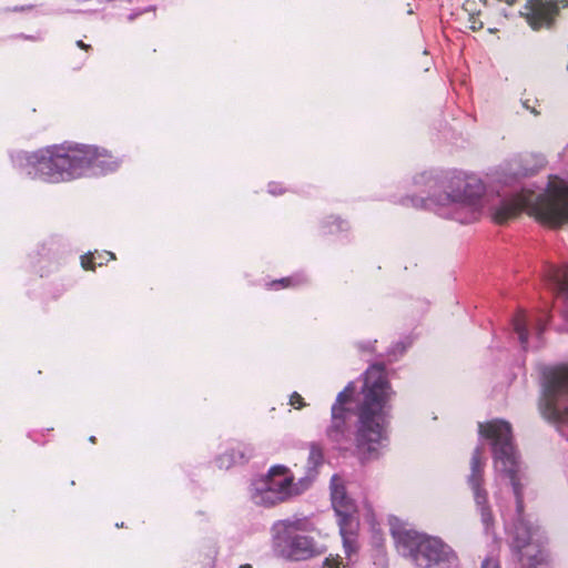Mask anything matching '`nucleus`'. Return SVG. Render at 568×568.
I'll return each mask as SVG.
<instances>
[{"label": "nucleus", "mask_w": 568, "mask_h": 568, "mask_svg": "<svg viewBox=\"0 0 568 568\" xmlns=\"http://www.w3.org/2000/svg\"><path fill=\"white\" fill-rule=\"evenodd\" d=\"M90 442L95 444V442H97L95 437L94 436L90 437Z\"/></svg>", "instance_id": "c756f323"}, {"label": "nucleus", "mask_w": 568, "mask_h": 568, "mask_svg": "<svg viewBox=\"0 0 568 568\" xmlns=\"http://www.w3.org/2000/svg\"><path fill=\"white\" fill-rule=\"evenodd\" d=\"M310 460L313 463L314 466H317L323 460V450L322 448L316 445L312 444L310 448Z\"/></svg>", "instance_id": "aec40b11"}, {"label": "nucleus", "mask_w": 568, "mask_h": 568, "mask_svg": "<svg viewBox=\"0 0 568 568\" xmlns=\"http://www.w3.org/2000/svg\"><path fill=\"white\" fill-rule=\"evenodd\" d=\"M93 254H95L94 261H97L94 263L98 264L99 266L104 265L109 261L115 260V255L112 252H108V251L98 252V251H95Z\"/></svg>", "instance_id": "4be33fe9"}, {"label": "nucleus", "mask_w": 568, "mask_h": 568, "mask_svg": "<svg viewBox=\"0 0 568 568\" xmlns=\"http://www.w3.org/2000/svg\"><path fill=\"white\" fill-rule=\"evenodd\" d=\"M523 211L550 227L568 224V183L564 180L551 182L547 192L542 194L521 191L503 201L494 210L493 220L496 224L503 225Z\"/></svg>", "instance_id": "7ed1b4c3"}, {"label": "nucleus", "mask_w": 568, "mask_h": 568, "mask_svg": "<svg viewBox=\"0 0 568 568\" xmlns=\"http://www.w3.org/2000/svg\"><path fill=\"white\" fill-rule=\"evenodd\" d=\"M526 9L527 21L535 30L550 27L559 12L557 2L552 0H529Z\"/></svg>", "instance_id": "9b49d317"}, {"label": "nucleus", "mask_w": 568, "mask_h": 568, "mask_svg": "<svg viewBox=\"0 0 568 568\" xmlns=\"http://www.w3.org/2000/svg\"><path fill=\"white\" fill-rule=\"evenodd\" d=\"M252 450L243 443L233 444L230 449L217 458L220 468H230L233 464L244 462Z\"/></svg>", "instance_id": "4468645a"}, {"label": "nucleus", "mask_w": 568, "mask_h": 568, "mask_svg": "<svg viewBox=\"0 0 568 568\" xmlns=\"http://www.w3.org/2000/svg\"><path fill=\"white\" fill-rule=\"evenodd\" d=\"M339 531L343 538V546L348 557L357 551L358 520L339 523Z\"/></svg>", "instance_id": "2eb2a0df"}, {"label": "nucleus", "mask_w": 568, "mask_h": 568, "mask_svg": "<svg viewBox=\"0 0 568 568\" xmlns=\"http://www.w3.org/2000/svg\"><path fill=\"white\" fill-rule=\"evenodd\" d=\"M305 519H285L276 524L277 532L274 547L277 555L284 559L300 561L307 560L321 554L314 538L298 531L307 530Z\"/></svg>", "instance_id": "0eeeda50"}, {"label": "nucleus", "mask_w": 568, "mask_h": 568, "mask_svg": "<svg viewBox=\"0 0 568 568\" xmlns=\"http://www.w3.org/2000/svg\"><path fill=\"white\" fill-rule=\"evenodd\" d=\"M290 405L293 406L295 409H302L303 407L306 406L304 398L297 392H294L290 396Z\"/></svg>", "instance_id": "b1692460"}, {"label": "nucleus", "mask_w": 568, "mask_h": 568, "mask_svg": "<svg viewBox=\"0 0 568 568\" xmlns=\"http://www.w3.org/2000/svg\"><path fill=\"white\" fill-rule=\"evenodd\" d=\"M474 498H475V503L479 509L483 524L486 526V528H489L494 524V516H493L490 506L488 505V494L487 495H478L477 494V496Z\"/></svg>", "instance_id": "f3484780"}, {"label": "nucleus", "mask_w": 568, "mask_h": 568, "mask_svg": "<svg viewBox=\"0 0 568 568\" xmlns=\"http://www.w3.org/2000/svg\"><path fill=\"white\" fill-rule=\"evenodd\" d=\"M390 532L398 551L419 568H457L458 557L442 539L408 529L397 519L390 523Z\"/></svg>", "instance_id": "20e7f679"}, {"label": "nucleus", "mask_w": 568, "mask_h": 568, "mask_svg": "<svg viewBox=\"0 0 568 568\" xmlns=\"http://www.w3.org/2000/svg\"><path fill=\"white\" fill-rule=\"evenodd\" d=\"M481 568H500V565L497 559L487 558L483 561Z\"/></svg>", "instance_id": "bb28decb"}, {"label": "nucleus", "mask_w": 568, "mask_h": 568, "mask_svg": "<svg viewBox=\"0 0 568 568\" xmlns=\"http://www.w3.org/2000/svg\"><path fill=\"white\" fill-rule=\"evenodd\" d=\"M513 326L515 332L518 334V338L521 345H526L528 343V329L526 323V316L524 313H518L513 320Z\"/></svg>", "instance_id": "6ab92c4d"}, {"label": "nucleus", "mask_w": 568, "mask_h": 568, "mask_svg": "<svg viewBox=\"0 0 568 568\" xmlns=\"http://www.w3.org/2000/svg\"><path fill=\"white\" fill-rule=\"evenodd\" d=\"M322 568H342V561L338 557H328Z\"/></svg>", "instance_id": "393cba45"}, {"label": "nucleus", "mask_w": 568, "mask_h": 568, "mask_svg": "<svg viewBox=\"0 0 568 568\" xmlns=\"http://www.w3.org/2000/svg\"><path fill=\"white\" fill-rule=\"evenodd\" d=\"M306 282V280L301 275H293L283 277L280 280H274L267 284V287L270 290H284V288H292L303 285Z\"/></svg>", "instance_id": "a211bd4d"}, {"label": "nucleus", "mask_w": 568, "mask_h": 568, "mask_svg": "<svg viewBox=\"0 0 568 568\" xmlns=\"http://www.w3.org/2000/svg\"><path fill=\"white\" fill-rule=\"evenodd\" d=\"M485 191L483 182L475 175L454 172L445 181V193L434 202L439 205L473 202Z\"/></svg>", "instance_id": "9d476101"}, {"label": "nucleus", "mask_w": 568, "mask_h": 568, "mask_svg": "<svg viewBox=\"0 0 568 568\" xmlns=\"http://www.w3.org/2000/svg\"><path fill=\"white\" fill-rule=\"evenodd\" d=\"M28 163L36 176L50 183H59L81 176L89 168L110 166L115 161L106 150L63 143L34 152L29 156Z\"/></svg>", "instance_id": "f03ea898"}, {"label": "nucleus", "mask_w": 568, "mask_h": 568, "mask_svg": "<svg viewBox=\"0 0 568 568\" xmlns=\"http://www.w3.org/2000/svg\"><path fill=\"white\" fill-rule=\"evenodd\" d=\"M156 53V49L154 47H151V45H146L144 49H143V59L148 62H152L154 59H153V55Z\"/></svg>", "instance_id": "a878e982"}, {"label": "nucleus", "mask_w": 568, "mask_h": 568, "mask_svg": "<svg viewBox=\"0 0 568 568\" xmlns=\"http://www.w3.org/2000/svg\"><path fill=\"white\" fill-rule=\"evenodd\" d=\"M355 386L351 383L338 393L332 405L327 437L336 444L354 440L357 455L367 459L376 454L377 445L385 437V419L395 392L384 366L372 365L364 375V383L354 400Z\"/></svg>", "instance_id": "f257e3e1"}, {"label": "nucleus", "mask_w": 568, "mask_h": 568, "mask_svg": "<svg viewBox=\"0 0 568 568\" xmlns=\"http://www.w3.org/2000/svg\"><path fill=\"white\" fill-rule=\"evenodd\" d=\"M298 494L294 485V476L283 465L272 466L256 488V498L264 506H275L285 503Z\"/></svg>", "instance_id": "6e6552de"}, {"label": "nucleus", "mask_w": 568, "mask_h": 568, "mask_svg": "<svg viewBox=\"0 0 568 568\" xmlns=\"http://www.w3.org/2000/svg\"><path fill=\"white\" fill-rule=\"evenodd\" d=\"M531 529L523 521L515 527L511 549L521 568H549L550 554L539 545L531 544Z\"/></svg>", "instance_id": "1a4fd4ad"}, {"label": "nucleus", "mask_w": 568, "mask_h": 568, "mask_svg": "<svg viewBox=\"0 0 568 568\" xmlns=\"http://www.w3.org/2000/svg\"><path fill=\"white\" fill-rule=\"evenodd\" d=\"M77 47L84 50V51H89L91 50V45L90 44H87L84 43L82 40H78L77 41Z\"/></svg>", "instance_id": "cd10ccee"}, {"label": "nucleus", "mask_w": 568, "mask_h": 568, "mask_svg": "<svg viewBox=\"0 0 568 568\" xmlns=\"http://www.w3.org/2000/svg\"><path fill=\"white\" fill-rule=\"evenodd\" d=\"M469 28L473 31H479L484 28V22L480 20V12L478 13H469L468 18Z\"/></svg>", "instance_id": "5701e85b"}, {"label": "nucleus", "mask_w": 568, "mask_h": 568, "mask_svg": "<svg viewBox=\"0 0 568 568\" xmlns=\"http://www.w3.org/2000/svg\"><path fill=\"white\" fill-rule=\"evenodd\" d=\"M546 277L551 288L560 295L568 296V272L564 266H549Z\"/></svg>", "instance_id": "dca6fc26"}, {"label": "nucleus", "mask_w": 568, "mask_h": 568, "mask_svg": "<svg viewBox=\"0 0 568 568\" xmlns=\"http://www.w3.org/2000/svg\"><path fill=\"white\" fill-rule=\"evenodd\" d=\"M94 258H95V254H92V253H87V254L82 255L81 256V266L85 271H95L97 266H99V265L94 263L95 262Z\"/></svg>", "instance_id": "412c9836"}, {"label": "nucleus", "mask_w": 568, "mask_h": 568, "mask_svg": "<svg viewBox=\"0 0 568 568\" xmlns=\"http://www.w3.org/2000/svg\"><path fill=\"white\" fill-rule=\"evenodd\" d=\"M240 568H253L250 564L241 565Z\"/></svg>", "instance_id": "c85d7f7f"}, {"label": "nucleus", "mask_w": 568, "mask_h": 568, "mask_svg": "<svg viewBox=\"0 0 568 568\" xmlns=\"http://www.w3.org/2000/svg\"><path fill=\"white\" fill-rule=\"evenodd\" d=\"M338 476H333L331 480V497L333 508L338 516V524L345 521L358 520L356 517L357 508L355 503L347 496L345 487L339 483Z\"/></svg>", "instance_id": "f8f14e48"}, {"label": "nucleus", "mask_w": 568, "mask_h": 568, "mask_svg": "<svg viewBox=\"0 0 568 568\" xmlns=\"http://www.w3.org/2000/svg\"><path fill=\"white\" fill-rule=\"evenodd\" d=\"M531 112L535 113V114H538L539 112L536 111L535 109H531Z\"/></svg>", "instance_id": "7c9ffc66"}, {"label": "nucleus", "mask_w": 568, "mask_h": 568, "mask_svg": "<svg viewBox=\"0 0 568 568\" xmlns=\"http://www.w3.org/2000/svg\"><path fill=\"white\" fill-rule=\"evenodd\" d=\"M483 450L477 447L471 454L470 458V475L468 476V484L474 493V497L478 495H487L484 489V466Z\"/></svg>", "instance_id": "ddd939ff"}, {"label": "nucleus", "mask_w": 568, "mask_h": 568, "mask_svg": "<svg viewBox=\"0 0 568 568\" xmlns=\"http://www.w3.org/2000/svg\"><path fill=\"white\" fill-rule=\"evenodd\" d=\"M480 436L491 442L495 466L510 480L516 497L518 516L524 511L523 486L518 475V456L513 440L511 425L503 419L478 424Z\"/></svg>", "instance_id": "39448f33"}, {"label": "nucleus", "mask_w": 568, "mask_h": 568, "mask_svg": "<svg viewBox=\"0 0 568 568\" xmlns=\"http://www.w3.org/2000/svg\"><path fill=\"white\" fill-rule=\"evenodd\" d=\"M538 409L546 420L568 426V365L556 366L544 375Z\"/></svg>", "instance_id": "423d86ee"}]
</instances>
